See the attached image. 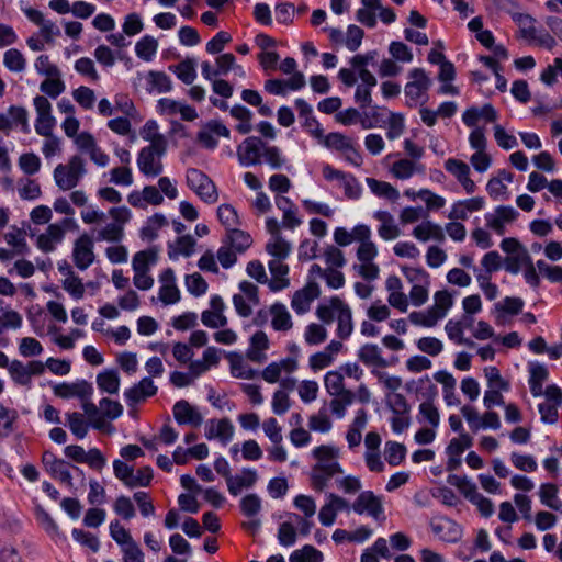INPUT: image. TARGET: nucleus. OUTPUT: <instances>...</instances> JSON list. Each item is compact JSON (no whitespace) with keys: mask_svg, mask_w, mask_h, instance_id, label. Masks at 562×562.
Wrapping results in <instances>:
<instances>
[{"mask_svg":"<svg viewBox=\"0 0 562 562\" xmlns=\"http://www.w3.org/2000/svg\"><path fill=\"white\" fill-rule=\"evenodd\" d=\"M87 169L82 157L74 155L67 164H59L54 169L56 186L63 191L76 188L86 176Z\"/></svg>","mask_w":562,"mask_h":562,"instance_id":"nucleus-1","label":"nucleus"},{"mask_svg":"<svg viewBox=\"0 0 562 562\" xmlns=\"http://www.w3.org/2000/svg\"><path fill=\"white\" fill-rule=\"evenodd\" d=\"M166 153L167 146H164L161 142L143 147L136 159L139 172L147 178L160 176L164 170L162 157Z\"/></svg>","mask_w":562,"mask_h":562,"instance_id":"nucleus-2","label":"nucleus"},{"mask_svg":"<svg viewBox=\"0 0 562 562\" xmlns=\"http://www.w3.org/2000/svg\"><path fill=\"white\" fill-rule=\"evenodd\" d=\"M409 81L404 87L406 104L415 108L428 100V90L431 87V79L423 68H413L408 72Z\"/></svg>","mask_w":562,"mask_h":562,"instance_id":"nucleus-3","label":"nucleus"},{"mask_svg":"<svg viewBox=\"0 0 562 562\" xmlns=\"http://www.w3.org/2000/svg\"><path fill=\"white\" fill-rule=\"evenodd\" d=\"M109 215L113 221L98 231L97 240L119 243L124 237V225L131 220L132 213L126 206H117L110 209Z\"/></svg>","mask_w":562,"mask_h":562,"instance_id":"nucleus-4","label":"nucleus"},{"mask_svg":"<svg viewBox=\"0 0 562 562\" xmlns=\"http://www.w3.org/2000/svg\"><path fill=\"white\" fill-rule=\"evenodd\" d=\"M187 186L205 203L213 204L218 199L214 182L203 171L189 168L186 172Z\"/></svg>","mask_w":562,"mask_h":562,"instance_id":"nucleus-5","label":"nucleus"},{"mask_svg":"<svg viewBox=\"0 0 562 562\" xmlns=\"http://www.w3.org/2000/svg\"><path fill=\"white\" fill-rule=\"evenodd\" d=\"M265 145L266 143L260 137L245 138L236 148L239 165L245 168L261 165Z\"/></svg>","mask_w":562,"mask_h":562,"instance_id":"nucleus-6","label":"nucleus"},{"mask_svg":"<svg viewBox=\"0 0 562 562\" xmlns=\"http://www.w3.org/2000/svg\"><path fill=\"white\" fill-rule=\"evenodd\" d=\"M351 509L358 515H368L374 520H384L383 498L372 491H362L351 505Z\"/></svg>","mask_w":562,"mask_h":562,"instance_id":"nucleus-7","label":"nucleus"},{"mask_svg":"<svg viewBox=\"0 0 562 562\" xmlns=\"http://www.w3.org/2000/svg\"><path fill=\"white\" fill-rule=\"evenodd\" d=\"M20 8L27 20L40 27L38 36H41L46 44L53 45L55 37L60 35L59 26L52 20L45 19L43 12L37 9L23 5L22 3Z\"/></svg>","mask_w":562,"mask_h":562,"instance_id":"nucleus-8","label":"nucleus"},{"mask_svg":"<svg viewBox=\"0 0 562 562\" xmlns=\"http://www.w3.org/2000/svg\"><path fill=\"white\" fill-rule=\"evenodd\" d=\"M33 105L36 111L35 132L41 136H50L56 126L50 102L43 95H36L33 99Z\"/></svg>","mask_w":562,"mask_h":562,"instance_id":"nucleus-9","label":"nucleus"},{"mask_svg":"<svg viewBox=\"0 0 562 562\" xmlns=\"http://www.w3.org/2000/svg\"><path fill=\"white\" fill-rule=\"evenodd\" d=\"M42 464L45 471L54 479L58 480L68 487H72L71 464L64 459L57 458L52 451H44L42 454Z\"/></svg>","mask_w":562,"mask_h":562,"instance_id":"nucleus-10","label":"nucleus"},{"mask_svg":"<svg viewBox=\"0 0 562 562\" xmlns=\"http://www.w3.org/2000/svg\"><path fill=\"white\" fill-rule=\"evenodd\" d=\"M519 216V212L510 205H498L493 212L484 215L486 227L498 236L506 232V225L513 223Z\"/></svg>","mask_w":562,"mask_h":562,"instance_id":"nucleus-11","label":"nucleus"},{"mask_svg":"<svg viewBox=\"0 0 562 562\" xmlns=\"http://www.w3.org/2000/svg\"><path fill=\"white\" fill-rule=\"evenodd\" d=\"M93 248V240L89 235L82 234L76 239L72 248V260L79 270L83 271L94 262Z\"/></svg>","mask_w":562,"mask_h":562,"instance_id":"nucleus-12","label":"nucleus"},{"mask_svg":"<svg viewBox=\"0 0 562 562\" xmlns=\"http://www.w3.org/2000/svg\"><path fill=\"white\" fill-rule=\"evenodd\" d=\"M349 503L341 496L335 493L326 495V502L321 507L318 513L319 522L324 527H330L335 524L337 514L342 510H349Z\"/></svg>","mask_w":562,"mask_h":562,"instance_id":"nucleus-13","label":"nucleus"},{"mask_svg":"<svg viewBox=\"0 0 562 562\" xmlns=\"http://www.w3.org/2000/svg\"><path fill=\"white\" fill-rule=\"evenodd\" d=\"M54 395L60 398H87L92 397L93 386L92 383L86 380H77L76 382L68 383L61 382L53 387Z\"/></svg>","mask_w":562,"mask_h":562,"instance_id":"nucleus-14","label":"nucleus"},{"mask_svg":"<svg viewBox=\"0 0 562 562\" xmlns=\"http://www.w3.org/2000/svg\"><path fill=\"white\" fill-rule=\"evenodd\" d=\"M216 136L229 138L231 132L222 122L211 120L199 131L196 139L204 148L213 150L218 145Z\"/></svg>","mask_w":562,"mask_h":562,"instance_id":"nucleus-15","label":"nucleus"},{"mask_svg":"<svg viewBox=\"0 0 562 562\" xmlns=\"http://www.w3.org/2000/svg\"><path fill=\"white\" fill-rule=\"evenodd\" d=\"M299 117L303 120L302 126L315 139L323 137L324 128L313 114V108L304 99L297 98L294 101Z\"/></svg>","mask_w":562,"mask_h":562,"instance_id":"nucleus-16","label":"nucleus"},{"mask_svg":"<svg viewBox=\"0 0 562 562\" xmlns=\"http://www.w3.org/2000/svg\"><path fill=\"white\" fill-rule=\"evenodd\" d=\"M430 528L435 536L446 542H457L462 537L460 525L448 517L434 519Z\"/></svg>","mask_w":562,"mask_h":562,"instance_id":"nucleus-17","label":"nucleus"},{"mask_svg":"<svg viewBox=\"0 0 562 562\" xmlns=\"http://www.w3.org/2000/svg\"><path fill=\"white\" fill-rule=\"evenodd\" d=\"M159 282L161 285L158 295L165 305L176 304L180 301V291L176 284L175 271L171 268H167L160 273Z\"/></svg>","mask_w":562,"mask_h":562,"instance_id":"nucleus-18","label":"nucleus"},{"mask_svg":"<svg viewBox=\"0 0 562 562\" xmlns=\"http://www.w3.org/2000/svg\"><path fill=\"white\" fill-rule=\"evenodd\" d=\"M485 207V199L483 196H474L465 200L456 201L451 205L448 217L451 221H465L473 212H479Z\"/></svg>","mask_w":562,"mask_h":562,"instance_id":"nucleus-19","label":"nucleus"},{"mask_svg":"<svg viewBox=\"0 0 562 562\" xmlns=\"http://www.w3.org/2000/svg\"><path fill=\"white\" fill-rule=\"evenodd\" d=\"M234 425L228 418L210 419L205 426V437L209 440L217 439L226 446L234 436Z\"/></svg>","mask_w":562,"mask_h":562,"instance_id":"nucleus-20","label":"nucleus"},{"mask_svg":"<svg viewBox=\"0 0 562 562\" xmlns=\"http://www.w3.org/2000/svg\"><path fill=\"white\" fill-rule=\"evenodd\" d=\"M321 295L319 285L310 281L302 290L294 293L291 306L296 314L302 315L310 310L311 303Z\"/></svg>","mask_w":562,"mask_h":562,"instance_id":"nucleus-21","label":"nucleus"},{"mask_svg":"<svg viewBox=\"0 0 562 562\" xmlns=\"http://www.w3.org/2000/svg\"><path fill=\"white\" fill-rule=\"evenodd\" d=\"M157 390V386L150 378H143L138 383L124 391V398L128 406H134L156 395Z\"/></svg>","mask_w":562,"mask_h":562,"instance_id":"nucleus-22","label":"nucleus"},{"mask_svg":"<svg viewBox=\"0 0 562 562\" xmlns=\"http://www.w3.org/2000/svg\"><path fill=\"white\" fill-rule=\"evenodd\" d=\"M172 413L179 425L199 427L203 422L202 415L186 400L177 401L172 407Z\"/></svg>","mask_w":562,"mask_h":562,"instance_id":"nucleus-23","label":"nucleus"},{"mask_svg":"<svg viewBox=\"0 0 562 562\" xmlns=\"http://www.w3.org/2000/svg\"><path fill=\"white\" fill-rule=\"evenodd\" d=\"M92 397L81 400V408L85 412L90 426L93 429L111 434L114 427L104 419L101 414L100 405L97 406L92 401Z\"/></svg>","mask_w":562,"mask_h":562,"instance_id":"nucleus-24","label":"nucleus"},{"mask_svg":"<svg viewBox=\"0 0 562 562\" xmlns=\"http://www.w3.org/2000/svg\"><path fill=\"white\" fill-rule=\"evenodd\" d=\"M356 233L358 234L357 243H359L357 259L360 262L373 261L378 256V247L371 240L372 232L370 226L368 228L360 227Z\"/></svg>","mask_w":562,"mask_h":562,"instance_id":"nucleus-25","label":"nucleus"},{"mask_svg":"<svg viewBox=\"0 0 562 562\" xmlns=\"http://www.w3.org/2000/svg\"><path fill=\"white\" fill-rule=\"evenodd\" d=\"M285 259H271L268 262V268L272 276L269 286L272 291H281L290 285V280L286 278L289 274V266L284 263Z\"/></svg>","mask_w":562,"mask_h":562,"instance_id":"nucleus-26","label":"nucleus"},{"mask_svg":"<svg viewBox=\"0 0 562 562\" xmlns=\"http://www.w3.org/2000/svg\"><path fill=\"white\" fill-rule=\"evenodd\" d=\"M257 471L250 468H244L240 474L231 475L227 480L228 492L233 496H237L243 488L251 487L257 482Z\"/></svg>","mask_w":562,"mask_h":562,"instance_id":"nucleus-27","label":"nucleus"},{"mask_svg":"<svg viewBox=\"0 0 562 562\" xmlns=\"http://www.w3.org/2000/svg\"><path fill=\"white\" fill-rule=\"evenodd\" d=\"M373 217L381 223L378 234L383 240H393L400 236L401 231L390 212L379 210L373 213Z\"/></svg>","mask_w":562,"mask_h":562,"instance_id":"nucleus-28","label":"nucleus"},{"mask_svg":"<svg viewBox=\"0 0 562 562\" xmlns=\"http://www.w3.org/2000/svg\"><path fill=\"white\" fill-rule=\"evenodd\" d=\"M529 389L533 397H540L543 394V383L549 376L547 367L542 363L535 362L529 364Z\"/></svg>","mask_w":562,"mask_h":562,"instance_id":"nucleus-29","label":"nucleus"},{"mask_svg":"<svg viewBox=\"0 0 562 562\" xmlns=\"http://www.w3.org/2000/svg\"><path fill=\"white\" fill-rule=\"evenodd\" d=\"M63 227L57 224H49L46 232L37 237L36 246L44 252H52L56 245L64 239Z\"/></svg>","mask_w":562,"mask_h":562,"instance_id":"nucleus-30","label":"nucleus"},{"mask_svg":"<svg viewBox=\"0 0 562 562\" xmlns=\"http://www.w3.org/2000/svg\"><path fill=\"white\" fill-rule=\"evenodd\" d=\"M339 450L333 446H318L313 449L312 454L317 460L314 467H333L336 471H342L341 465L337 461Z\"/></svg>","mask_w":562,"mask_h":562,"instance_id":"nucleus-31","label":"nucleus"},{"mask_svg":"<svg viewBox=\"0 0 562 562\" xmlns=\"http://www.w3.org/2000/svg\"><path fill=\"white\" fill-rule=\"evenodd\" d=\"M269 348V339L265 331H256L250 338V345L246 356L254 362L261 363L266 360L265 351Z\"/></svg>","mask_w":562,"mask_h":562,"instance_id":"nucleus-32","label":"nucleus"},{"mask_svg":"<svg viewBox=\"0 0 562 562\" xmlns=\"http://www.w3.org/2000/svg\"><path fill=\"white\" fill-rule=\"evenodd\" d=\"M413 236L423 243L428 241L429 239H435L439 243L445 240V233L442 227L439 224L432 223L430 221H425L417 225L413 229Z\"/></svg>","mask_w":562,"mask_h":562,"instance_id":"nucleus-33","label":"nucleus"},{"mask_svg":"<svg viewBox=\"0 0 562 562\" xmlns=\"http://www.w3.org/2000/svg\"><path fill=\"white\" fill-rule=\"evenodd\" d=\"M98 389L102 393L117 394L120 390V375L115 369H105L97 374Z\"/></svg>","mask_w":562,"mask_h":562,"instance_id":"nucleus-34","label":"nucleus"},{"mask_svg":"<svg viewBox=\"0 0 562 562\" xmlns=\"http://www.w3.org/2000/svg\"><path fill=\"white\" fill-rule=\"evenodd\" d=\"M147 91L153 93H167L172 90V80L164 71L150 70L146 76Z\"/></svg>","mask_w":562,"mask_h":562,"instance_id":"nucleus-35","label":"nucleus"},{"mask_svg":"<svg viewBox=\"0 0 562 562\" xmlns=\"http://www.w3.org/2000/svg\"><path fill=\"white\" fill-rule=\"evenodd\" d=\"M270 314L272 316L271 326L277 331H286L292 328V317L282 303H274L270 307Z\"/></svg>","mask_w":562,"mask_h":562,"instance_id":"nucleus-36","label":"nucleus"},{"mask_svg":"<svg viewBox=\"0 0 562 562\" xmlns=\"http://www.w3.org/2000/svg\"><path fill=\"white\" fill-rule=\"evenodd\" d=\"M342 471H336L333 467H313L311 472V482L314 490L323 492L330 480L336 475L342 473Z\"/></svg>","mask_w":562,"mask_h":562,"instance_id":"nucleus-37","label":"nucleus"},{"mask_svg":"<svg viewBox=\"0 0 562 562\" xmlns=\"http://www.w3.org/2000/svg\"><path fill=\"white\" fill-rule=\"evenodd\" d=\"M229 114L232 117L239 121V123L236 125V131L239 134L246 135L252 131L251 120H252V112L241 104H235L229 109Z\"/></svg>","mask_w":562,"mask_h":562,"instance_id":"nucleus-38","label":"nucleus"},{"mask_svg":"<svg viewBox=\"0 0 562 562\" xmlns=\"http://www.w3.org/2000/svg\"><path fill=\"white\" fill-rule=\"evenodd\" d=\"M8 121L10 124V131L15 127H20L21 132L29 134L31 127L29 124V112L23 106L11 105L8 109Z\"/></svg>","mask_w":562,"mask_h":562,"instance_id":"nucleus-39","label":"nucleus"},{"mask_svg":"<svg viewBox=\"0 0 562 562\" xmlns=\"http://www.w3.org/2000/svg\"><path fill=\"white\" fill-rule=\"evenodd\" d=\"M447 482L448 484L457 487L469 502L479 494L476 484L465 475L461 476L457 474H449L447 476Z\"/></svg>","mask_w":562,"mask_h":562,"instance_id":"nucleus-40","label":"nucleus"},{"mask_svg":"<svg viewBox=\"0 0 562 562\" xmlns=\"http://www.w3.org/2000/svg\"><path fill=\"white\" fill-rule=\"evenodd\" d=\"M358 358L368 367H384L385 360L378 345L366 344L358 351Z\"/></svg>","mask_w":562,"mask_h":562,"instance_id":"nucleus-41","label":"nucleus"},{"mask_svg":"<svg viewBox=\"0 0 562 562\" xmlns=\"http://www.w3.org/2000/svg\"><path fill=\"white\" fill-rule=\"evenodd\" d=\"M319 144H322L324 147L344 153L347 149L351 148V139L344 134L339 132H331L325 135L323 133V137L321 139H317Z\"/></svg>","mask_w":562,"mask_h":562,"instance_id":"nucleus-42","label":"nucleus"},{"mask_svg":"<svg viewBox=\"0 0 562 562\" xmlns=\"http://www.w3.org/2000/svg\"><path fill=\"white\" fill-rule=\"evenodd\" d=\"M366 182L371 192L379 198H384L393 202L400 198L398 190L389 182L380 181L374 178H367Z\"/></svg>","mask_w":562,"mask_h":562,"instance_id":"nucleus-43","label":"nucleus"},{"mask_svg":"<svg viewBox=\"0 0 562 562\" xmlns=\"http://www.w3.org/2000/svg\"><path fill=\"white\" fill-rule=\"evenodd\" d=\"M177 78L184 85H191L196 78L195 61L194 59L187 58L177 65L169 66Z\"/></svg>","mask_w":562,"mask_h":562,"instance_id":"nucleus-44","label":"nucleus"},{"mask_svg":"<svg viewBox=\"0 0 562 562\" xmlns=\"http://www.w3.org/2000/svg\"><path fill=\"white\" fill-rule=\"evenodd\" d=\"M224 243L234 248L237 252L241 254L250 247L252 238L248 233L235 227L227 231Z\"/></svg>","mask_w":562,"mask_h":562,"instance_id":"nucleus-45","label":"nucleus"},{"mask_svg":"<svg viewBox=\"0 0 562 562\" xmlns=\"http://www.w3.org/2000/svg\"><path fill=\"white\" fill-rule=\"evenodd\" d=\"M291 250V244L285 240L282 235L270 237L266 244V251L272 257V259H286L290 256Z\"/></svg>","mask_w":562,"mask_h":562,"instance_id":"nucleus-46","label":"nucleus"},{"mask_svg":"<svg viewBox=\"0 0 562 562\" xmlns=\"http://www.w3.org/2000/svg\"><path fill=\"white\" fill-rule=\"evenodd\" d=\"M262 162H266L273 170L286 167V158L282 150L278 146L269 145L267 143L262 151Z\"/></svg>","mask_w":562,"mask_h":562,"instance_id":"nucleus-47","label":"nucleus"},{"mask_svg":"<svg viewBox=\"0 0 562 562\" xmlns=\"http://www.w3.org/2000/svg\"><path fill=\"white\" fill-rule=\"evenodd\" d=\"M4 240L15 250L16 255H26L30 251L25 239V232L16 226H12L11 229L4 234Z\"/></svg>","mask_w":562,"mask_h":562,"instance_id":"nucleus-48","label":"nucleus"},{"mask_svg":"<svg viewBox=\"0 0 562 562\" xmlns=\"http://www.w3.org/2000/svg\"><path fill=\"white\" fill-rule=\"evenodd\" d=\"M345 302L338 296H333L327 304H321L316 310L317 317L326 323L330 324L337 314L344 306Z\"/></svg>","mask_w":562,"mask_h":562,"instance_id":"nucleus-49","label":"nucleus"},{"mask_svg":"<svg viewBox=\"0 0 562 562\" xmlns=\"http://www.w3.org/2000/svg\"><path fill=\"white\" fill-rule=\"evenodd\" d=\"M158 42L150 35L143 36L135 45V54L138 58L150 61L156 56Z\"/></svg>","mask_w":562,"mask_h":562,"instance_id":"nucleus-50","label":"nucleus"},{"mask_svg":"<svg viewBox=\"0 0 562 562\" xmlns=\"http://www.w3.org/2000/svg\"><path fill=\"white\" fill-rule=\"evenodd\" d=\"M336 318L338 337L347 339L353 331L352 313L348 304H344Z\"/></svg>","mask_w":562,"mask_h":562,"instance_id":"nucleus-51","label":"nucleus"},{"mask_svg":"<svg viewBox=\"0 0 562 562\" xmlns=\"http://www.w3.org/2000/svg\"><path fill=\"white\" fill-rule=\"evenodd\" d=\"M19 414L14 408L7 407L0 402V438L13 432Z\"/></svg>","mask_w":562,"mask_h":562,"instance_id":"nucleus-52","label":"nucleus"},{"mask_svg":"<svg viewBox=\"0 0 562 562\" xmlns=\"http://www.w3.org/2000/svg\"><path fill=\"white\" fill-rule=\"evenodd\" d=\"M323 553L311 544L294 550L289 558L290 562H323Z\"/></svg>","mask_w":562,"mask_h":562,"instance_id":"nucleus-53","label":"nucleus"},{"mask_svg":"<svg viewBox=\"0 0 562 562\" xmlns=\"http://www.w3.org/2000/svg\"><path fill=\"white\" fill-rule=\"evenodd\" d=\"M67 425L77 439H83L88 431L90 424L85 419L83 415L77 412L66 414Z\"/></svg>","mask_w":562,"mask_h":562,"instance_id":"nucleus-54","label":"nucleus"},{"mask_svg":"<svg viewBox=\"0 0 562 562\" xmlns=\"http://www.w3.org/2000/svg\"><path fill=\"white\" fill-rule=\"evenodd\" d=\"M231 373L238 379H255L258 371L246 364L240 356L234 355L229 357Z\"/></svg>","mask_w":562,"mask_h":562,"instance_id":"nucleus-55","label":"nucleus"},{"mask_svg":"<svg viewBox=\"0 0 562 562\" xmlns=\"http://www.w3.org/2000/svg\"><path fill=\"white\" fill-rule=\"evenodd\" d=\"M384 457L390 465H400L406 457V448L403 443L396 441H386L384 448Z\"/></svg>","mask_w":562,"mask_h":562,"instance_id":"nucleus-56","label":"nucleus"},{"mask_svg":"<svg viewBox=\"0 0 562 562\" xmlns=\"http://www.w3.org/2000/svg\"><path fill=\"white\" fill-rule=\"evenodd\" d=\"M240 98L244 102L251 106L258 108V113L262 116H271L273 114L272 109L262 103V97L257 90L244 89L240 93Z\"/></svg>","mask_w":562,"mask_h":562,"instance_id":"nucleus-57","label":"nucleus"},{"mask_svg":"<svg viewBox=\"0 0 562 562\" xmlns=\"http://www.w3.org/2000/svg\"><path fill=\"white\" fill-rule=\"evenodd\" d=\"M165 225H167L166 217L160 213L154 214L147 220L146 224L142 227V238L148 240L155 239L158 236V231Z\"/></svg>","mask_w":562,"mask_h":562,"instance_id":"nucleus-58","label":"nucleus"},{"mask_svg":"<svg viewBox=\"0 0 562 562\" xmlns=\"http://www.w3.org/2000/svg\"><path fill=\"white\" fill-rule=\"evenodd\" d=\"M324 384L330 395H338L344 394L345 392H350L349 390L345 389L344 375L339 370L328 371L325 374Z\"/></svg>","mask_w":562,"mask_h":562,"instance_id":"nucleus-59","label":"nucleus"},{"mask_svg":"<svg viewBox=\"0 0 562 562\" xmlns=\"http://www.w3.org/2000/svg\"><path fill=\"white\" fill-rule=\"evenodd\" d=\"M8 372L12 381L21 386H30L31 380L27 373L26 364L18 359L11 361Z\"/></svg>","mask_w":562,"mask_h":562,"instance_id":"nucleus-60","label":"nucleus"},{"mask_svg":"<svg viewBox=\"0 0 562 562\" xmlns=\"http://www.w3.org/2000/svg\"><path fill=\"white\" fill-rule=\"evenodd\" d=\"M195 240L190 235L181 236L177 239L176 247L169 245L168 255L170 259H177L180 255L189 257L193 252Z\"/></svg>","mask_w":562,"mask_h":562,"instance_id":"nucleus-61","label":"nucleus"},{"mask_svg":"<svg viewBox=\"0 0 562 562\" xmlns=\"http://www.w3.org/2000/svg\"><path fill=\"white\" fill-rule=\"evenodd\" d=\"M3 64L12 72H22L26 68V59L16 48H10L4 53Z\"/></svg>","mask_w":562,"mask_h":562,"instance_id":"nucleus-62","label":"nucleus"},{"mask_svg":"<svg viewBox=\"0 0 562 562\" xmlns=\"http://www.w3.org/2000/svg\"><path fill=\"white\" fill-rule=\"evenodd\" d=\"M442 318V313H438L431 306L426 312H413L409 314V321L419 326L434 327L439 319Z\"/></svg>","mask_w":562,"mask_h":562,"instance_id":"nucleus-63","label":"nucleus"},{"mask_svg":"<svg viewBox=\"0 0 562 562\" xmlns=\"http://www.w3.org/2000/svg\"><path fill=\"white\" fill-rule=\"evenodd\" d=\"M23 325L22 315L14 310H7L0 314V335L7 330H18Z\"/></svg>","mask_w":562,"mask_h":562,"instance_id":"nucleus-64","label":"nucleus"}]
</instances>
